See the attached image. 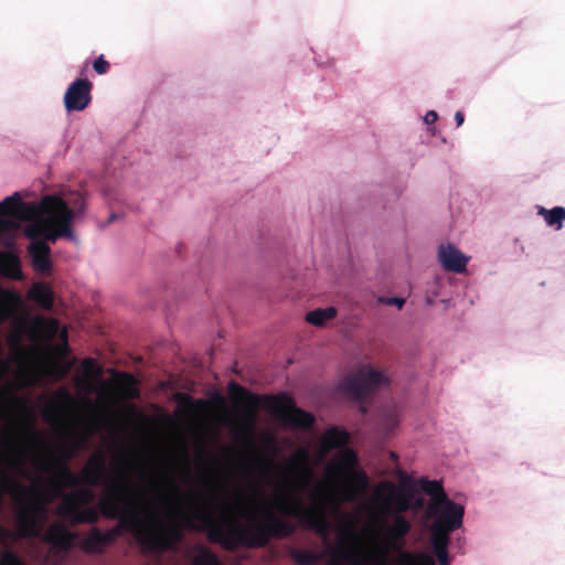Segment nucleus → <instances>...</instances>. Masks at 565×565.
<instances>
[{
	"mask_svg": "<svg viewBox=\"0 0 565 565\" xmlns=\"http://www.w3.org/2000/svg\"><path fill=\"white\" fill-rule=\"evenodd\" d=\"M99 487L105 484L106 488L111 484L106 477V458L103 452L97 451L90 456L79 473L73 472L65 462L56 466V473L50 480L49 492L51 497L63 498L65 489H74L78 486Z\"/></svg>",
	"mask_w": 565,
	"mask_h": 565,
	"instance_id": "6",
	"label": "nucleus"
},
{
	"mask_svg": "<svg viewBox=\"0 0 565 565\" xmlns=\"http://www.w3.org/2000/svg\"><path fill=\"white\" fill-rule=\"evenodd\" d=\"M75 215V209L70 207L67 202L63 200V209L53 215L54 221L43 237L51 243H55L61 237L73 238L72 223Z\"/></svg>",
	"mask_w": 565,
	"mask_h": 565,
	"instance_id": "15",
	"label": "nucleus"
},
{
	"mask_svg": "<svg viewBox=\"0 0 565 565\" xmlns=\"http://www.w3.org/2000/svg\"><path fill=\"white\" fill-rule=\"evenodd\" d=\"M387 383L388 380L383 372L370 365H362L342 381L341 387L354 401L364 402L372 392Z\"/></svg>",
	"mask_w": 565,
	"mask_h": 565,
	"instance_id": "9",
	"label": "nucleus"
},
{
	"mask_svg": "<svg viewBox=\"0 0 565 565\" xmlns=\"http://www.w3.org/2000/svg\"><path fill=\"white\" fill-rule=\"evenodd\" d=\"M398 423L399 415L395 406H391L382 412L381 424L387 434L392 433L397 427Z\"/></svg>",
	"mask_w": 565,
	"mask_h": 565,
	"instance_id": "32",
	"label": "nucleus"
},
{
	"mask_svg": "<svg viewBox=\"0 0 565 565\" xmlns=\"http://www.w3.org/2000/svg\"><path fill=\"white\" fill-rule=\"evenodd\" d=\"M463 118L465 117H463V114L461 111H457L455 114V120H456L458 127L462 125Z\"/></svg>",
	"mask_w": 565,
	"mask_h": 565,
	"instance_id": "43",
	"label": "nucleus"
},
{
	"mask_svg": "<svg viewBox=\"0 0 565 565\" xmlns=\"http://www.w3.org/2000/svg\"><path fill=\"white\" fill-rule=\"evenodd\" d=\"M109 63L105 60L104 55L98 56L93 62V68L98 75H104L109 71Z\"/></svg>",
	"mask_w": 565,
	"mask_h": 565,
	"instance_id": "36",
	"label": "nucleus"
},
{
	"mask_svg": "<svg viewBox=\"0 0 565 565\" xmlns=\"http://www.w3.org/2000/svg\"><path fill=\"white\" fill-rule=\"evenodd\" d=\"M437 119L438 115L434 110H429L424 117V120L427 125L434 124Z\"/></svg>",
	"mask_w": 565,
	"mask_h": 565,
	"instance_id": "41",
	"label": "nucleus"
},
{
	"mask_svg": "<svg viewBox=\"0 0 565 565\" xmlns=\"http://www.w3.org/2000/svg\"><path fill=\"white\" fill-rule=\"evenodd\" d=\"M211 499H204L200 507L192 504L189 512L182 515V522L174 519L141 521L132 511L130 483L127 478L120 477L107 487L98 507L105 518L119 521L118 525L103 532L107 545L120 536L125 529L131 532L142 551L152 554L177 552L184 540V527L205 532L209 542L227 551L265 547L271 539H286L295 531L289 521L268 510L262 520L249 525H243L224 513L216 519L211 511Z\"/></svg>",
	"mask_w": 565,
	"mask_h": 565,
	"instance_id": "1",
	"label": "nucleus"
},
{
	"mask_svg": "<svg viewBox=\"0 0 565 565\" xmlns=\"http://www.w3.org/2000/svg\"><path fill=\"white\" fill-rule=\"evenodd\" d=\"M88 487H76L63 494L58 507V515L72 525L94 524L99 520V512L88 507L95 500V492Z\"/></svg>",
	"mask_w": 565,
	"mask_h": 565,
	"instance_id": "8",
	"label": "nucleus"
},
{
	"mask_svg": "<svg viewBox=\"0 0 565 565\" xmlns=\"http://www.w3.org/2000/svg\"><path fill=\"white\" fill-rule=\"evenodd\" d=\"M117 218V215L115 213L110 214L108 223L114 222Z\"/></svg>",
	"mask_w": 565,
	"mask_h": 565,
	"instance_id": "46",
	"label": "nucleus"
},
{
	"mask_svg": "<svg viewBox=\"0 0 565 565\" xmlns=\"http://www.w3.org/2000/svg\"><path fill=\"white\" fill-rule=\"evenodd\" d=\"M38 211L36 203L23 202L19 193H14L0 202V216L12 217L19 221L34 220Z\"/></svg>",
	"mask_w": 565,
	"mask_h": 565,
	"instance_id": "16",
	"label": "nucleus"
},
{
	"mask_svg": "<svg viewBox=\"0 0 565 565\" xmlns=\"http://www.w3.org/2000/svg\"><path fill=\"white\" fill-rule=\"evenodd\" d=\"M450 533L451 532H446L440 529L435 530V527L431 526V545L435 552H444V550L448 548Z\"/></svg>",
	"mask_w": 565,
	"mask_h": 565,
	"instance_id": "33",
	"label": "nucleus"
},
{
	"mask_svg": "<svg viewBox=\"0 0 565 565\" xmlns=\"http://www.w3.org/2000/svg\"><path fill=\"white\" fill-rule=\"evenodd\" d=\"M0 274L1 276L20 280L23 278L20 257L13 252H0Z\"/></svg>",
	"mask_w": 565,
	"mask_h": 565,
	"instance_id": "20",
	"label": "nucleus"
},
{
	"mask_svg": "<svg viewBox=\"0 0 565 565\" xmlns=\"http://www.w3.org/2000/svg\"><path fill=\"white\" fill-rule=\"evenodd\" d=\"M290 557L297 565H315L322 561V554L309 550L294 548Z\"/></svg>",
	"mask_w": 565,
	"mask_h": 565,
	"instance_id": "30",
	"label": "nucleus"
},
{
	"mask_svg": "<svg viewBox=\"0 0 565 565\" xmlns=\"http://www.w3.org/2000/svg\"><path fill=\"white\" fill-rule=\"evenodd\" d=\"M382 489L388 491V494L383 499V505L386 511L392 512V522L383 523V548L381 553L384 558L388 557L391 551L403 550L405 546V537L409 533L412 525L407 519L402 515L409 507V499L404 492L398 490L394 483L385 481L381 484Z\"/></svg>",
	"mask_w": 565,
	"mask_h": 565,
	"instance_id": "5",
	"label": "nucleus"
},
{
	"mask_svg": "<svg viewBox=\"0 0 565 565\" xmlns=\"http://www.w3.org/2000/svg\"><path fill=\"white\" fill-rule=\"evenodd\" d=\"M24 463L22 451L13 443L6 440L3 449L0 450V505L6 494H10L17 503V533L0 525V544L6 547L21 537H40L42 522L46 518L49 498L42 491L24 486L11 475L15 472L30 479Z\"/></svg>",
	"mask_w": 565,
	"mask_h": 565,
	"instance_id": "2",
	"label": "nucleus"
},
{
	"mask_svg": "<svg viewBox=\"0 0 565 565\" xmlns=\"http://www.w3.org/2000/svg\"><path fill=\"white\" fill-rule=\"evenodd\" d=\"M268 408L285 427L309 429L315 424V416L296 406L288 394L282 393L268 398Z\"/></svg>",
	"mask_w": 565,
	"mask_h": 565,
	"instance_id": "10",
	"label": "nucleus"
},
{
	"mask_svg": "<svg viewBox=\"0 0 565 565\" xmlns=\"http://www.w3.org/2000/svg\"><path fill=\"white\" fill-rule=\"evenodd\" d=\"M375 565H387V557L384 558V554L380 553V557Z\"/></svg>",
	"mask_w": 565,
	"mask_h": 565,
	"instance_id": "44",
	"label": "nucleus"
},
{
	"mask_svg": "<svg viewBox=\"0 0 565 565\" xmlns=\"http://www.w3.org/2000/svg\"><path fill=\"white\" fill-rule=\"evenodd\" d=\"M52 468V463L50 461H46L43 466H42V469L45 470V471H50Z\"/></svg>",
	"mask_w": 565,
	"mask_h": 565,
	"instance_id": "45",
	"label": "nucleus"
},
{
	"mask_svg": "<svg viewBox=\"0 0 565 565\" xmlns=\"http://www.w3.org/2000/svg\"><path fill=\"white\" fill-rule=\"evenodd\" d=\"M107 546L103 532L93 527L86 539L81 543V547L88 553H102Z\"/></svg>",
	"mask_w": 565,
	"mask_h": 565,
	"instance_id": "28",
	"label": "nucleus"
},
{
	"mask_svg": "<svg viewBox=\"0 0 565 565\" xmlns=\"http://www.w3.org/2000/svg\"><path fill=\"white\" fill-rule=\"evenodd\" d=\"M138 356V361H142V355H137Z\"/></svg>",
	"mask_w": 565,
	"mask_h": 565,
	"instance_id": "51",
	"label": "nucleus"
},
{
	"mask_svg": "<svg viewBox=\"0 0 565 565\" xmlns=\"http://www.w3.org/2000/svg\"><path fill=\"white\" fill-rule=\"evenodd\" d=\"M427 303L428 305H431L433 303V300L430 298H427Z\"/></svg>",
	"mask_w": 565,
	"mask_h": 565,
	"instance_id": "50",
	"label": "nucleus"
},
{
	"mask_svg": "<svg viewBox=\"0 0 565 565\" xmlns=\"http://www.w3.org/2000/svg\"><path fill=\"white\" fill-rule=\"evenodd\" d=\"M0 353H4V352L0 350Z\"/></svg>",
	"mask_w": 565,
	"mask_h": 565,
	"instance_id": "52",
	"label": "nucleus"
},
{
	"mask_svg": "<svg viewBox=\"0 0 565 565\" xmlns=\"http://www.w3.org/2000/svg\"><path fill=\"white\" fill-rule=\"evenodd\" d=\"M32 258V265L42 275H50L52 271L51 248L44 241H34L28 247Z\"/></svg>",
	"mask_w": 565,
	"mask_h": 565,
	"instance_id": "19",
	"label": "nucleus"
},
{
	"mask_svg": "<svg viewBox=\"0 0 565 565\" xmlns=\"http://www.w3.org/2000/svg\"><path fill=\"white\" fill-rule=\"evenodd\" d=\"M63 395H64L66 398H71L67 392H63Z\"/></svg>",
	"mask_w": 565,
	"mask_h": 565,
	"instance_id": "49",
	"label": "nucleus"
},
{
	"mask_svg": "<svg viewBox=\"0 0 565 565\" xmlns=\"http://www.w3.org/2000/svg\"><path fill=\"white\" fill-rule=\"evenodd\" d=\"M22 308L21 295L0 286V324L11 323L8 353H72L65 327L54 318L21 313Z\"/></svg>",
	"mask_w": 565,
	"mask_h": 565,
	"instance_id": "3",
	"label": "nucleus"
},
{
	"mask_svg": "<svg viewBox=\"0 0 565 565\" xmlns=\"http://www.w3.org/2000/svg\"><path fill=\"white\" fill-rule=\"evenodd\" d=\"M12 360L21 359L19 366L14 373V382L19 388L33 387L42 383L44 379V370L36 364L32 358H67L68 355H7ZM74 358L76 355H73Z\"/></svg>",
	"mask_w": 565,
	"mask_h": 565,
	"instance_id": "12",
	"label": "nucleus"
},
{
	"mask_svg": "<svg viewBox=\"0 0 565 565\" xmlns=\"http://www.w3.org/2000/svg\"><path fill=\"white\" fill-rule=\"evenodd\" d=\"M228 394L233 403L238 406L253 408L256 405L257 397L235 382L230 383Z\"/></svg>",
	"mask_w": 565,
	"mask_h": 565,
	"instance_id": "26",
	"label": "nucleus"
},
{
	"mask_svg": "<svg viewBox=\"0 0 565 565\" xmlns=\"http://www.w3.org/2000/svg\"><path fill=\"white\" fill-rule=\"evenodd\" d=\"M93 84L86 78L71 83L64 94V107L68 113L83 111L92 102Z\"/></svg>",
	"mask_w": 565,
	"mask_h": 565,
	"instance_id": "14",
	"label": "nucleus"
},
{
	"mask_svg": "<svg viewBox=\"0 0 565 565\" xmlns=\"http://www.w3.org/2000/svg\"><path fill=\"white\" fill-rule=\"evenodd\" d=\"M36 204L39 207L36 217L28 220L31 224L25 227V235L31 239L39 241V237H43L45 232H49L54 221L53 215L63 209V199L57 195H45Z\"/></svg>",
	"mask_w": 565,
	"mask_h": 565,
	"instance_id": "11",
	"label": "nucleus"
},
{
	"mask_svg": "<svg viewBox=\"0 0 565 565\" xmlns=\"http://www.w3.org/2000/svg\"><path fill=\"white\" fill-rule=\"evenodd\" d=\"M380 302L381 303H384V305H394L396 306L398 309H402L404 303H405V299L403 298H398V297H392V298H381L380 299Z\"/></svg>",
	"mask_w": 565,
	"mask_h": 565,
	"instance_id": "37",
	"label": "nucleus"
},
{
	"mask_svg": "<svg viewBox=\"0 0 565 565\" xmlns=\"http://www.w3.org/2000/svg\"><path fill=\"white\" fill-rule=\"evenodd\" d=\"M19 220L12 217L0 216V234H11L19 228Z\"/></svg>",
	"mask_w": 565,
	"mask_h": 565,
	"instance_id": "34",
	"label": "nucleus"
},
{
	"mask_svg": "<svg viewBox=\"0 0 565 565\" xmlns=\"http://www.w3.org/2000/svg\"><path fill=\"white\" fill-rule=\"evenodd\" d=\"M438 260L446 271L462 274L467 269L470 257L451 243L438 246Z\"/></svg>",
	"mask_w": 565,
	"mask_h": 565,
	"instance_id": "17",
	"label": "nucleus"
},
{
	"mask_svg": "<svg viewBox=\"0 0 565 565\" xmlns=\"http://www.w3.org/2000/svg\"><path fill=\"white\" fill-rule=\"evenodd\" d=\"M327 473L343 480L345 500L355 499L369 487V478L359 469L358 455L351 448H343L334 456L333 461L327 467Z\"/></svg>",
	"mask_w": 565,
	"mask_h": 565,
	"instance_id": "7",
	"label": "nucleus"
},
{
	"mask_svg": "<svg viewBox=\"0 0 565 565\" xmlns=\"http://www.w3.org/2000/svg\"><path fill=\"white\" fill-rule=\"evenodd\" d=\"M29 430L31 433V439L33 441H39L40 440V437L39 435L35 433V429H34V423L33 422H30L29 424Z\"/></svg>",
	"mask_w": 565,
	"mask_h": 565,
	"instance_id": "42",
	"label": "nucleus"
},
{
	"mask_svg": "<svg viewBox=\"0 0 565 565\" xmlns=\"http://www.w3.org/2000/svg\"><path fill=\"white\" fill-rule=\"evenodd\" d=\"M30 297L43 309H51L54 303V292L50 286L36 282L30 290Z\"/></svg>",
	"mask_w": 565,
	"mask_h": 565,
	"instance_id": "27",
	"label": "nucleus"
},
{
	"mask_svg": "<svg viewBox=\"0 0 565 565\" xmlns=\"http://www.w3.org/2000/svg\"><path fill=\"white\" fill-rule=\"evenodd\" d=\"M419 488L424 493L428 494L431 499L427 508V511H436L438 505H441L444 501L449 499L446 495L440 481L420 479Z\"/></svg>",
	"mask_w": 565,
	"mask_h": 565,
	"instance_id": "21",
	"label": "nucleus"
},
{
	"mask_svg": "<svg viewBox=\"0 0 565 565\" xmlns=\"http://www.w3.org/2000/svg\"><path fill=\"white\" fill-rule=\"evenodd\" d=\"M397 555L392 561L395 565H436L431 556L425 553H412L408 551H394Z\"/></svg>",
	"mask_w": 565,
	"mask_h": 565,
	"instance_id": "25",
	"label": "nucleus"
},
{
	"mask_svg": "<svg viewBox=\"0 0 565 565\" xmlns=\"http://www.w3.org/2000/svg\"><path fill=\"white\" fill-rule=\"evenodd\" d=\"M121 376L126 377L129 381H132V376L128 374H120Z\"/></svg>",
	"mask_w": 565,
	"mask_h": 565,
	"instance_id": "48",
	"label": "nucleus"
},
{
	"mask_svg": "<svg viewBox=\"0 0 565 565\" xmlns=\"http://www.w3.org/2000/svg\"><path fill=\"white\" fill-rule=\"evenodd\" d=\"M76 539L77 534L61 523L52 524L42 536V540L50 544L52 550L61 553L68 552L74 546Z\"/></svg>",
	"mask_w": 565,
	"mask_h": 565,
	"instance_id": "18",
	"label": "nucleus"
},
{
	"mask_svg": "<svg viewBox=\"0 0 565 565\" xmlns=\"http://www.w3.org/2000/svg\"><path fill=\"white\" fill-rule=\"evenodd\" d=\"M337 316V310L333 307H328L324 309H316L307 313L306 320L307 322L322 327L327 321L333 319Z\"/></svg>",
	"mask_w": 565,
	"mask_h": 565,
	"instance_id": "31",
	"label": "nucleus"
},
{
	"mask_svg": "<svg viewBox=\"0 0 565 565\" xmlns=\"http://www.w3.org/2000/svg\"><path fill=\"white\" fill-rule=\"evenodd\" d=\"M2 565H25L17 553L10 548H6L1 554Z\"/></svg>",
	"mask_w": 565,
	"mask_h": 565,
	"instance_id": "35",
	"label": "nucleus"
},
{
	"mask_svg": "<svg viewBox=\"0 0 565 565\" xmlns=\"http://www.w3.org/2000/svg\"><path fill=\"white\" fill-rule=\"evenodd\" d=\"M435 553L440 565H449L448 548L444 550V552L437 551Z\"/></svg>",
	"mask_w": 565,
	"mask_h": 565,
	"instance_id": "39",
	"label": "nucleus"
},
{
	"mask_svg": "<svg viewBox=\"0 0 565 565\" xmlns=\"http://www.w3.org/2000/svg\"><path fill=\"white\" fill-rule=\"evenodd\" d=\"M85 447V438L77 434H70L67 441L62 444L58 449V460L56 461L57 466L60 462H67L75 456V454Z\"/></svg>",
	"mask_w": 565,
	"mask_h": 565,
	"instance_id": "22",
	"label": "nucleus"
},
{
	"mask_svg": "<svg viewBox=\"0 0 565 565\" xmlns=\"http://www.w3.org/2000/svg\"><path fill=\"white\" fill-rule=\"evenodd\" d=\"M72 203L74 204V207L77 210L78 213L83 212L84 199L81 194H77L76 199Z\"/></svg>",
	"mask_w": 565,
	"mask_h": 565,
	"instance_id": "40",
	"label": "nucleus"
},
{
	"mask_svg": "<svg viewBox=\"0 0 565 565\" xmlns=\"http://www.w3.org/2000/svg\"><path fill=\"white\" fill-rule=\"evenodd\" d=\"M58 415V411L55 406L53 405H50L49 407H46V409L44 411V418L45 420L47 422H52L53 418L57 417Z\"/></svg>",
	"mask_w": 565,
	"mask_h": 565,
	"instance_id": "38",
	"label": "nucleus"
},
{
	"mask_svg": "<svg viewBox=\"0 0 565 565\" xmlns=\"http://www.w3.org/2000/svg\"><path fill=\"white\" fill-rule=\"evenodd\" d=\"M429 516L435 518L433 526L435 530H445L452 532L462 525V518L465 509L461 504L447 499L441 505H438L436 511H427Z\"/></svg>",
	"mask_w": 565,
	"mask_h": 565,
	"instance_id": "13",
	"label": "nucleus"
},
{
	"mask_svg": "<svg viewBox=\"0 0 565 565\" xmlns=\"http://www.w3.org/2000/svg\"><path fill=\"white\" fill-rule=\"evenodd\" d=\"M350 439L347 430L338 427H331L324 431L321 438V444L326 450H332L344 447Z\"/></svg>",
	"mask_w": 565,
	"mask_h": 565,
	"instance_id": "24",
	"label": "nucleus"
},
{
	"mask_svg": "<svg viewBox=\"0 0 565 565\" xmlns=\"http://www.w3.org/2000/svg\"><path fill=\"white\" fill-rule=\"evenodd\" d=\"M85 364H86V365H94V364H95V361H94L93 359H87V360L85 361Z\"/></svg>",
	"mask_w": 565,
	"mask_h": 565,
	"instance_id": "47",
	"label": "nucleus"
},
{
	"mask_svg": "<svg viewBox=\"0 0 565 565\" xmlns=\"http://www.w3.org/2000/svg\"><path fill=\"white\" fill-rule=\"evenodd\" d=\"M307 461V452L305 450H298L287 462L284 468V472L287 476L286 482L294 491L277 499L273 507L280 514L299 520L303 526L313 530L327 541L330 525L320 505L326 499L321 486H317L310 492V498L316 503L313 507H306L300 495L313 479V472Z\"/></svg>",
	"mask_w": 565,
	"mask_h": 565,
	"instance_id": "4",
	"label": "nucleus"
},
{
	"mask_svg": "<svg viewBox=\"0 0 565 565\" xmlns=\"http://www.w3.org/2000/svg\"><path fill=\"white\" fill-rule=\"evenodd\" d=\"M193 550L196 555L192 558V565H222L217 555L209 547L198 544Z\"/></svg>",
	"mask_w": 565,
	"mask_h": 565,
	"instance_id": "29",
	"label": "nucleus"
},
{
	"mask_svg": "<svg viewBox=\"0 0 565 565\" xmlns=\"http://www.w3.org/2000/svg\"><path fill=\"white\" fill-rule=\"evenodd\" d=\"M326 553L330 556V565H354L356 564L355 552L342 544L337 547L328 544Z\"/></svg>",
	"mask_w": 565,
	"mask_h": 565,
	"instance_id": "23",
	"label": "nucleus"
}]
</instances>
